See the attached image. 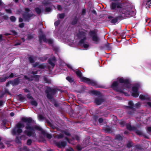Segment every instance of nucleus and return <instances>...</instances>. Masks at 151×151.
<instances>
[{"label": "nucleus", "mask_w": 151, "mask_h": 151, "mask_svg": "<svg viewBox=\"0 0 151 151\" xmlns=\"http://www.w3.org/2000/svg\"><path fill=\"white\" fill-rule=\"evenodd\" d=\"M32 143V140L30 139H29L27 141V144L28 145H30Z\"/></svg>", "instance_id": "50"}, {"label": "nucleus", "mask_w": 151, "mask_h": 151, "mask_svg": "<svg viewBox=\"0 0 151 151\" xmlns=\"http://www.w3.org/2000/svg\"><path fill=\"white\" fill-rule=\"evenodd\" d=\"M34 57L32 56H30L28 58V60L29 63H32L35 62V60L34 58Z\"/></svg>", "instance_id": "22"}, {"label": "nucleus", "mask_w": 151, "mask_h": 151, "mask_svg": "<svg viewBox=\"0 0 151 151\" xmlns=\"http://www.w3.org/2000/svg\"><path fill=\"white\" fill-rule=\"evenodd\" d=\"M39 43L40 45H42V41L46 42L47 40L46 36L45 34L40 35L39 36Z\"/></svg>", "instance_id": "11"}, {"label": "nucleus", "mask_w": 151, "mask_h": 151, "mask_svg": "<svg viewBox=\"0 0 151 151\" xmlns=\"http://www.w3.org/2000/svg\"><path fill=\"white\" fill-rule=\"evenodd\" d=\"M3 18L5 20H7L9 19V17L7 15H5L3 16Z\"/></svg>", "instance_id": "59"}, {"label": "nucleus", "mask_w": 151, "mask_h": 151, "mask_svg": "<svg viewBox=\"0 0 151 151\" xmlns=\"http://www.w3.org/2000/svg\"><path fill=\"white\" fill-rule=\"evenodd\" d=\"M30 77L31 78H33L37 79H39L40 77V76L38 75L31 76Z\"/></svg>", "instance_id": "30"}, {"label": "nucleus", "mask_w": 151, "mask_h": 151, "mask_svg": "<svg viewBox=\"0 0 151 151\" xmlns=\"http://www.w3.org/2000/svg\"><path fill=\"white\" fill-rule=\"evenodd\" d=\"M55 145L59 147H64L66 145V143L64 142H56Z\"/></svg>", "instance_id": "17"}, {"label": "nucleus", "mask_w": 151, "mask_h": 151, "mask_svg": "<svg viewBox=\"0 0 151 151\" xmlns=\"http://www.w3.org/2000/svg\"><path fill=\"white\" fill-rule=\"evenodd\" d=\"M119 123L122 126H123L124 125L125 122L124 121L121 120L119 121Z\"/></svg>", "instance_id": "46"}, {"label": "nucleus", "mask_w": 151, "mask_h": 151, "mask_svg": "<svg viewBox=\"0 0 151 151\" xmlns=\"http://www.w3.org/2000/svg\"><path fill=\"white\" fill-rule=\"evenodd\" d=\"M20 82L19 78H17L14 79L13 81H12V85L13 86H17L18 85Z\"/></svg>", "instance_id": "16"}, {"label": "nucleus", "mask_w": 151, "mask_h": 151, "mask_svg": "<svg viewBox=\"0 0 151 151\" xmlns=\"http://www.w3.org/2000/svg\"><path fill=\"white\" fill-rule=\"evenodd\" d=\"M7 93L8 94H11L10 92H9L8 89L6 88H5L4 89V93L3 94H4L5 93Z\"/></svg>", "instance_id": "40"}, {"label": "nucleus", "mask_w": 151, "mask_h": 151, "mask_svg": "<svg viewBox=\"0 0 151 151\" xmlns=\"http://www.w3.org/2000/svg\"><path fill=\"white\" fill-rule=\"evenodd\" d=\"M127 128L129 130H131L132 129L131 125L129 124H127L126 125Z\"/></svg>", "instance_id": "37"}, {"label": "nucleus", "mask_w": 151, "mask_h": 151, "mask_svg": "<svg viewBox=\"0 0 151 151\" xmlns=\"http://www.w3.org/2000/svg\"><path fill=\"white\" fill-rule=\"evenodd\" d=\"M38 117L39 119H43V116L41 115H39Z\"/></svg>", "instance_id": "64"}, {"label": "nucleus", "mask_w": 151, "mask_h": 151, "mask_svg": "<svg viewBox=\"0 0 151 151\" xmlns=\"http://www.w3.org/2000/svg\"><path fill=\"white\" fill-rule=\"evenodd\" d=\"M145 4V6L146 8H150L151 6V0H146Z\"/></svg>", "instance_id": "21"}, {"label": "nucleus", "mask_w": 151, "mask_h": 151, "mask_svg": "<svg viewBox=\"0 0 151 151\" xmlns=\"http://www.w3.org/2000/svg\"><path fill=\"white\" fill-rule=\"evenodd\" d=\"M52 95H47V97L52 102L54 101V99L52 98Z\"/></svg>", "instance_id": "31"}, {"label": "nucleus", "mask_w": 151, "mask_h": 151, "mask_svg": "<svg viewBox=\"0 0 151 151\" xmlns=\"http://www.w3.org/2000/svg\"><path fill=\"white\" fill-rule=\"evenodd\" d=\"M44 81H45L46 83H49L50 81L48 80V79L47 78H44Z\"/></svg>", "instance_id": "55"}, {"label": "nucleus", "mask_w": 151, "mask_h": 151, "mask_svg": "<svg viewBox=\"0 0 151 151\" xmlns=\"http://www.w3.org/2000/svg\"><path fill=\"white\" fill-rule=\"evenodd\" d=\"M25 12L24 13L29 14L28 13L29 12L30 10L28 8H25Z\"/></svg>", "instance_id": "45"}, {"label": "nucleus", "mask_w": 151, "mask_h": 151, "mask_svg": "<svg viewBox=\"0 0 151 151\" xmlns=\"http://www.w3.org/2000/svg\"><path fill=\"white\" fill-rule=\"evenodd\" d=\"M76 73L77 77L80 78V80L81 81L96 88H103L102 86L101 85H99L96 81L84 77H82V73L80 70H76Z\"/></svg>", "instance_id": "4"}, {"label": "nucleus", "mask_w": 151, "mask_h": 151, "mask_svg": "<svg viewBox=\"0 0 151 151\" xmlns=\"http://www.w3.org/2000/svg\"><path fill=\"white\" fill-rule=\"evenodd\" d=\"M11 32H12L14 35H18V33L16 31L14 30H11Z\"/></svg>", "instance_id": "41"}, {"label": "nucleus", "mask_w": 151, "mask_h": 151, "mask_svg": "<svg viewBox=\"0 0 151 151\" xmlns=\"http://www.w3.org/2000/svg\"><path fill=\"white\" fill-rule=\"evenodd\" d=\"M10 84L12 85V81H9L7 82L6 83V87L8 86Z\"/></svg>", "instance_id": "52"}, {"label": "nucleus", "mask_w": 151, "mask_h": 151, "mask_svg": "<svg viewBox=\"0 0 151 151\" xmlns=\"http://www.w3.org/2000/svg\"><path fill=\"white\" fill-rule=\"evenodd\" d=\"M83 46L85 48H87L89 47V45L88 44L84 43L83 44Z\"/></svg>", "instance_id": "42"}, {"label": "nucleus", "mask_w": 151, "mask_h": 151, "mask_svg": "<svg viewBox=\"0 0 151 151\" xmlns=\"http://www.w3.org/2000/svg\"><path fill=\"white\" fill-rule=\"evenodd\" d=\"M22 121L24 122L27 123L25 127L26 130H24V133L28 136H35V134L33 132L35 129L41 131L42 134H45V131L42 130L40 127L37 126L31 125L29 124L32 121L31 118H23L22 119Z\"/></svg>", "instance_id": "2"}, {"label": "nucleus", "mask_w": 151, "mask_h": 151, "mask_svg": "<svg viewBox=\"0 0 151 151\" xmlns=\"http://www.w3.org/2000/svg\"><path fill=\"white\" fill-rule=\"evenodd\" d=\"M140 88V85L138 83L134 84L132 87L131 91L132 92V94H139L138 90Z\"/></svg>", "instance_id": "9"}, {"label": "nucleus", "mask_w": 151, "mask_h": 151, "mask_svg": "<svg viewBox=\"0 0 151 151\" xmlns=\"http://www.w3.org/2000/svg\"><path fill=\"white\" fill-rule=\"evenodd\" d=\"M33 38V35L31 34H28L27 35V39L28 40H30Z\"/></svg>", "instance_id": "34"}, {"label": "nucleus", "mask_w": 151, "mask_h": 151, "mask_svg": "<svg viewBox=\"0 0 151 151\" xmlns=\"http://www.w3.org/2000/svg\"><path fill=\"white\" fill-rule=\"evenodd\" d=\"M103 101V100L101 98H99L96 99L95 100V103L97 105H100Z\"/></svg>", "instance_id": "20"}, {"label": "nucleus", "mask_w": 151, "mask_h": 151, "mask_svg": "<svg viewBox=\"0 0 151 151\" xmlns=\"http://www.w3.org/2000/svg\"><path fill=\"white\" fill-rule=\"evenodd\" d=\"M51 10V8L49 6V7H45V12H50Z\"/></svg>", "instance_id": "29"}, {"label": "nucleus", "mask_w": 151, "mask_h": 151, "mask_svg": "<svg viewBox=\"0 0 151 151\" xmlns=\"http://www.w3.org/2000/svg\"><path fill=\"white\" fill-rule=\"evenodd\" d=\"M116 8L119 9V13H120V11L123 13H130L129 12H132V13H135L134 9L126 3L118 1L112 2L110 5L111 9L114 10H116Z\"/></svg>", "instance_id": "3"}, {"label": "nucleus", "mask_w": 151, "mask_h": 151, "mask_svg": "<svg viewBox=\"0 0 151 151\" xmlns=\"http://www.w3.org/2000/svg\"><path fill=\"white\" fill-rule=\"evenodd\" d=\"M86 33L83 31H78V33L77 34V36L78 39H80L81 38L84 37H86Z\"/></svg>", "instance_id": "14"}, {"label": "nucleus", "mask_w": 151, "mask_h": 151, "mask_svg": "<svg viewBox=\"0 0 151 151\" xmlns=\"http://www.w3.org/2000/svg\"><path fill=\"white\" fill-rule=\"evenodd\" d=\"M35 10L36 13L38 15H40L42 12L41 9L38 7L35 8Z\"/></svg>", "instance_id": "23"}, {"label": "nucleus", "mask_w": 151, "mask_h": 151, "mask_svg": "<svg viewBox=\"0 0 151 151\" xmlns=\"http://www.w3.org/2000/svg\"><path fill=\"white\" fill-rule=\"evenodd\" d=\"M48 42V43L50 45H51L53 43V41L51 39H47L46 42Z\"/></svg>", "instance_id": "33"}, {"label": "nucleus", "mask_w": 151, "mask_h": 151, "mask_svg": "<svg viewBox=\"0 0 151 151\" xmlns=\"http://www.w3.org/2000/svg\"><path fill=\"white\" fill-rule=\"evenodd\" d=\"M139 98L141 100H145V96L144 95H140L139 96Z\"/></svg>", "instance_id": "47"}, {"label": "nucleus", "mask_w": 151, "mask_h": 151, "mask_svg": "<svg viewBox=\"0 0 151 151\" xmlns=\"http://www.w3.org/2000/svg\"><path fill=\"white\" fill-rule=\"evenodd\" d=\"M60 20H58L56 21L54 23V25L55 27H58L60 23Z\"/></svg>", "instance_id": "32"}, {"label": "nucleus", "mask_w": 151, "mask_h": 151, "mask_svg": "<svg viewBox=\"0 0 151 151\" xmlns=\"http://www.w3.org/2000/svg\"><path fill=\"white\" fill-rule=\"evenodd\" d=\"M42 4L45 7H46L51 6L52 3L50 0H45L42 2Z\"/></svg>", "instance_id": "15"}, {"label": "nucleus", "mask_w": 151, "mask_h": 151, "mask_svg": "<svg viewBox=\"0 0 151 151\" xmlns=\"http://www.w3.org/2000/svg\"><path fill=\"white\" fill-rule=\"evenodd\" d=\"M57 8L58 10H62V6H61L60 5H58L57 6Z\"/></svg>", "instance_id": "56"}, {"label": "nucleus", "mask_w": 151, "mask_h": 151, "mask_svg": "<svg viewBox=\"0 0 151 151\" xmlns=\"http://www.w3.org/2000/svg\"><path fill=\"white\" fill-rule=\"evenodd\" d=\"M86 39V37H84L83 39H81L79 42L78 44L81 45L83 44H84L85 41Z\"/></svg>", "instance_id": "24"}, {"label": "nucleus", "mask_w": 151, "mask_h": 151, "mask_svg": "<svg viewBox=\"0 0 151 151\" xmlns=\"http://www.w3.org/2000/svg\"><path fill=\"white\" fill-rule=\"evenodd\" d=\"M129 105L130 106L129 107L132 108V107L133 105V103L132 101H130L128 103Z\"/></svg>", "instance_id": "48"}, {"label": "nucleus", "mask_w": 151, "mask_h": 151, "mask_svg": "<svg viewBox=\"0 0 151 151\" xmlns=\"http://www.w3.org/2000/svg\"><path fill=\"white\" fill-rule=\"evenodd\" d=\"M132 146V143L131 142H129L127 145V147L130 148Z\"/></svg>", "instance_id": "53"}, {"label": "nucleus", "mask_w": 151, "mask_h": 151, "mask_svg": "<svg viewBox=\"0 0 151 151\" xmlns=\"http://www.w3.org/2000/svg\"><path fill=\"white\" fill-rule=\"evenodd\" d=\"M24 23H22L19 24V27L20 28H22L24 27Z\"/></svg>", "instance_id": "38"}, {"label": "nucleus", "mask_w": 151, "mask_h": 151, "mask_svg": "<svg viewBox=\"0 0 151 151\" xmlns=\"http://www.w3.org/2000/svg\"><path fill=\"white\" fill-rule=\"evenodd\" d=\"M131 84L129 79H124L123 77L118 78L116 81L112 83L111 88L115 92L124 94H128L125 91L126 88H130Z\"/></svg>", "instance_id": "1"}, {"label": "nucleus", "mask_w": 151, "mask_h": 151, "mask_svg": "<svg viewBox=\"0 0 151 151\" xmlns=\"http://www.w3.org/2000/svg\"><path fill=\"white\" fill-rule=\"evenodd\" d=\"M23 90H24V91L25 93H29V90L27 88L24 89H23Z\"/></svg>", "instance_id": "58"}, {"label": "nucleus", "mask_w": 151, "mask_h": 151, "mask_svg": "<svg viewBox=\"0 0 151 151\" xmlns=\"http://www.w3.org/2000/svg\"><path fill=\"white\" fill-rule=\"evenodd\" d=\"M58 91H60L61 93L64 92L65 93H66L67 92L66 90L64 91L60 89L52 88L50 86H47L45 91V93L47 94H50H50H55Z\"/></svg>", "instance_id": "7"}, {"label": "nucleus", "mask_w": 151, "mask_h": 151, "mask_svg": "<svg viewBox=\"0 0 151 151\" xmlns=\"http://www.w3.org/2000/svg\"><path fill=\"white\" fill-rule=\"evenodd\" d=\"M56 61V59L54 56L50 58L48 60V63L53 67L55 66Z\"/></svg>", "instance_id": "13"}, {"label": "nucleus", "mask_w": 151, "mask_h": 151, "mask_svg": "<svg viewBox=\"0 0 151 151\" xmlns=\"http://www.w3.org/2000/svg\"><path fill=\"white\" fill-rule=\"evenodd\" d=\"M24 127V124L21 122H19L15 126V131L19 134L22 132V128Z\"/></svg>", "instance_id": "8"}, {"label": "nucleus", "mask_w": 151, "mask_h": 151, "mask_svg": "<svg viewBox=\"0 0 151 151\" xmlns=\"http://www.w3.org/2000/svg\"><path fill=\"white\" fill-rule=\"evenodd\" d=\"M58 16L59 18L60 19H63L65 16V14L64 13H62V14H58Z\"/></svg>", "instance_id": "27"}, {"label": "nucleus", "mask_w": 151, "mask_h": 151, "mask_svg": "<svg viewBox=\"0 0 151 151\" xmlns=\"http://www.w3.org/2000/svg\"><path fill=\"white\" fill-rule=\"evenodd\" d=\"M4 147V145L2 143H0V148H3Z\"/></svg>", "instance_id": "63"}, {"label": "nucleus", "mask_w": 151, "mask_h": 151, "mask_svg": "<svg viewBox=\"0 0 151 151\" xmlns=\"http://www.w3.org/2000/svg\"><path fill=\"white\" fill-rule=\"evenodd\" d=\"M129 12L130 13H127V12L123 13L120 11V13H119V15L118 16L111 20V23L114 24L118 22V20H121L127 17H131L134 15L135 13H132V12Z\"/></svg>", "instance_id": "5"}, {"label": "nucleus", "mask_w": 151, "mask_h": 151, "mask_svg": "<svg viewBox=\"0 0 151 151\" xmlns=\"http://www.w3.org/2000/svg\"><path fill=\"white\" fill-rule=\"evenodd\" d=\"M24 78L25 79L29 81H31L33 80L32 79H31L30 78L28 77L26 75H25L24 76Z\"/></svg>", "instance_id": "39"}, {"label": "nucleus", "mask_w": 151, "mask_h": 151, "mask_svg": "<svg viewBox=\"0 0 151 151\" xmlns=\"http://www.w3.org/2000/svg\"><path fill=\"white\" fill-rule=\"evenodd\" d=\"M78 18L76 16L74 17V18H73L71 22V24L73 25H75L76 24L78 21Z\"/></svg>", "instance_id": "18"}, {"label": "nucleus", "mask_w": 151, "mask_h": 151, "mask_svg": "<svg viewBox=\"0 0 151 151\" xmlns=\"http://www.w3.org/2000/svg\"><path fill=\"white\" fill-rule=\"evenodd\" d=\"M7 79H8V77L7 76L1 78L0 79V82L1 83L5 82Z\"/></svg>", "instance_id": "28"}, {"label": "nucleus", "mask_w": 151, "mask_h": 151, "mask_svg": "<svg viewBox=\"0 0 151 151\" xmlns=\"http://www.w3.org/2000/svg\"><path fill=\"white\" fill-rule=\"evenodd\" d=\"M32 65L34 68L37 67V68L41 69H44L46 67V65L44 63L40 64L39 62H36L35 63L32 64Z\"/></svg>", "instance_id": "12"}, {"label": "nucleus", "mask_w": 151, "mask_h": 151, "mask_svg": "<svg viewBox=\"0 0 151 151\" xmlns=\"http://www.w3.org/2000/svg\"><path fill=\"white\" fill-rule=\"evenodd\" d=\"M137 134L139 135H140L142 134V132L140 131H137L136 132Z\"/></svg>", "instance_id": "61"}, {"label": "nucleus", "mask_w": 151, "mask_h": 151, "mask_svg": "<svg viewBox=\"0 0 151 151\" xmlns=\"http://www.w3.org/2000/svg\"><path fill=\"white\" fill-rule=\"evenodd\" d=\"M89 93L90 94H102L100 91L95 90L89 91Z\"/></svg>", "instance_id": "19"}, {"label": "nucleus", "mask_w": 151, "mask_h": 151, "mask_svg": "<svg viewBox=\"0 0 151 151\" xmlns=\"http://www.w3.org/2000/svg\"><path fill=\"white\" fill-rule=\"evenodd\" d=\"M27 97L29 99H33L32 97L31 96V95H27Z\"/></svg>", "instance_id": "60"}, {"label": "nucleus", "mask_w": 151, "mask_h": 151, "mask_svg": "<svg viewBox=\"0 0 151 151\" xmlns=\"http://www.w3.org/2000/svg\"><path fill=\"white\" fill-rule=\"evenodd\" d=\"M31 104L35 106H36L37 105V103L35 101H32L31 102Z\"/></svg>", "instance_id": "36"}, {"label": "nucleus", "mask_w": 151, "mask_h": 151, "mask_svg": "<svg viewBox=\"0 0 151 151\" xmlns=\"http://www.w3.org/2000/svg\"><path fill=\"white\" fill-rule=\"evenodd\" d=\"M98 30L94 29L91 30L88 33V35L91 37V39L93 41L95 42V43L98 44L100 42V39L97 35Z\"/></svg>", "instance_id": "6"}, {"label": "nucleus", "mask_w": 151, "mask_h": 151, "mask_svg": "<svg viewBox=\"0 0 151 151\" xmlns=\"http://www.w3.org/2000/svg\"><path fill=\"white\" fill-rule=\"evenodd\" d=\"M63 136L62 134H60L59 135H56L55 137L57 138L58 139H60L63 138Z\"/></svg>", "instance_id": "35"}, {"label": "nucleus", "mask_w": 151, "mask_h": 151, "mask_svg": "<svg viewBox=\"0 0 151 151\" xmlns=\"http://www.w3.org/2000/svg\"><path fill=\"white\" fill-rule=\"evenodd\" d=\"M38 71L37 70H36L35 71H32L31 73L33 74V75H36L37 74Z\"/></svg>", "instance_id": "54"}, {"label": "nucleus", "mask_w": 151, "mask_h": 151, "mask_svg": "<svg viewBox=\"0 0 151 151\" xmlns=\"http://www.w3.org/2000/svg\"><path fill=\"white\" fill-rule=\"evenodd\" d=\"M6 76L8 77V78H13L14 76V74L13 73H11V74L9 75V76Z\"/></svg>", "instance_id": "44"}, {"label": "nucleus", "mask_w": 151, "mask_h": 151, "mask_svg": "<svg viewBox=\"0 0 151 151\" xmlns=\"http://www.w3.org/2000/svg\"><path fill=\"white\" fill-rule=\"evenodd\" d=\"M110 44L107 43V44H106L105 45V47L108 49H110Z\"/></svg>", "instance_id": "43"}, {"label": "nucleus", "mask_w": 151, "mask_h": 151, "mask_svg": "<svg viewBox=\"0 0 151 151\" xmlns=\"http://www.w3.org/2000/svg\"><path fill=\"white\" fill-rule=\"evenodd\" d=\"M34 15V14H27L24 13L22 14V16L23 18L24 19L25 21H27L29 22L31 18Z\"/></svg>", "instance_id": "10"}, {"label": "nucleus", "mask_w": 151, "mask_h": 151, "mask_svg": "<svg viewBox=\"0 0 151 151\" xmlns=\"http://www.w3.org/2000/svg\"><path fill=\"white\" fill-rule=\"evenodd\" d=\"M66 79L70 83H72L74 81L69 76H68L66 77Z\"/></svg>", "instance_id": "26"}, {"label": "nucleus", "mask_w": 151, "mask_h": 151, "mask_svg": "<svg viewBox=\"0 0 151 151\" xmlns=\"http://www.w3.org/2000/svg\"><path fill=\"white\" fill-rule=\"evenodd\" d=\"M18 98H19L20 100L21 101H22L24 99V98L21 97V95H18Z\"/></svg>", "instance_id": "62"}, {"label": "nucleus", "mask_w": 151, "mask_h": 151, "mask_svg": "<svg viewBox=\"0 0 151 151\" xmlns=\"http://www.w3.org/2000/svg\"><path fill=\"white\" fill-rule=\"evenodd\" d=\"M46 136L49 139H51L52 137L51 135L50 134H46Z\"/></svg>", "instance_id": "57"}, {"label": "nucleus", "mask_w": 151, "mask_h": 151, "mask_svg": "<svg viewBox=\"0 0 151 151\" xmlns=\"http://www.w3.org/2000/svg\"><path fill=\"white\" fill-rule=\"evenodd\" d=\"M86 13V10L85 9H83L82 10L81 12V15H84Z\"/></svg>", "instance_id": "49"}, {"label": "nucleus", "mask_w": 151, "mask_h": 151, "mask_svg": "<svg viewBox=\"0 0 151 151\" xmlns=\"http://www.w3.org/2000/svg\"><path fill=\"white\" fill-rule=\"evenodd\" d=\"M10 19L11 21L12 22H15L16 20V18L14 16H12L10 17Z\"/></svg>", "instance_id": "25"}, {"label": "nucleus", "mask_w": 151, "mask_h": 151, "mask_svg": "<svg viewBox=\"0 0 151 151\" xmlns=\"http://www.w3.org/2000/svg\"><path fill=\"white\" fill-rule=\"evenodd\" d=\"M5 11L7 13L12 14V11L10 9H5Z\"/></svg>", "instance_id": "51"}]
</instances>
